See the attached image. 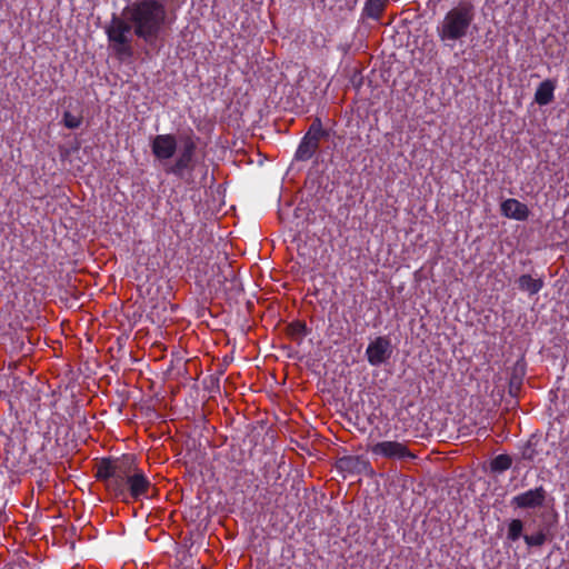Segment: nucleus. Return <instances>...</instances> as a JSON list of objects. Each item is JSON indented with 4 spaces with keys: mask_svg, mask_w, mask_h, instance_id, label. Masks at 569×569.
Listing matches in <instances>:
<instances>
[{
    "mask_svg": "<svg viewBox=\"0 0 569 569\" xmlns=\"http://www.w3.org/2000/svg\"><path fill=\"white\" fill-rule=\"evenodd\" d=\"M547 495V490L543 486H538L513 496L510 500V505L515 509L541 508L546 502Z\"/></svg>",
    "mask_w": 569,
    "mask_h": 569,
    "instance_id": "nucleus-8",
    "label": "nucleus"
},
{
    "mask_svg": "<svg viewBox=\"0 0 569 569\" xmlns=\"http://www.w3.org/2000/svg\"><path fill=\"white\" fill-rule=\"evenodd\" d=\"M62 123L68 129H78L82 123V117L76 116L70 111H64L62 116Z\"/></svg>",
    "mask_w": 569,
    "mask_h": 569,
    "instance_id": "nucleus-23",
    "label": "nucleus"
},
{
    "mask_svg": "<svg viewBox=\"0 0 569 569\" xmlns=\"http://www.w3.org/2000/svg\"><path fill=\"white\" fill-rule=\"evenodd\" d=\"M519 290L527 292L530 296L537 295L543 288V280L541 278H532L530 274H521L518 280Z\"/></svg>",
    "mask_w": 569,
    "mask_h": 569,
    "instance_id": "nucleus-16",
    "label": "nucleus"
},
{
    "mask_svg": "<svg viewBox=\"0 0 569 569\" xmlns=\"http://www.w3.org/2000/svg\"><path fill=\"white\" fill-rule=\"evenodd\" d=\"M555 89H556V84H555L553 81H551L549 79L542 81L538 86V88H537V90L535 92V101L539 106H547V104H549L555 99Z\"/></svg>",
    "mask_w": 569,
    "mask_h": 569,
    "instance_id": "nucleus-14",
    "label": "nucleus"
},
{
    "mask_svg": "<svg viewBox=\"0 0 569 569\" xmlns=\"http://www.w3.org/2000/svg\"><path fill=\"white\" fill-rule=\"evenodd\" d=\"M500 211L502 216L517 221L527 220L530 213L527 204L515 198H509L502 201L500 204Z\"/></svg>",
    "mask_w": 569,
    "mask_h": 569,
    "instance_id": "nucleus-12",
    "label": "nucleus"
},
{
    "mask_svg": "<svg viewBox=\"0 0 569 569\" xmlns=\"http://www.w3.org/2000/svg\"><path fill=\"white\" fill-rule=\"evenodd\" d=\"M121 18L138 39L152 44L163 29L167 10L159 0H136L123 9Z\"/></svg>",
    "mask_w": 569,
    "mask_h": 569,
    "instance_id": "nucleus-1",
    "label": "nucleus"
},
{
    "mask_svg": "<svg viewBox=\"0 0 569 569\" xmlns=\"http://www.w3.org/2000/svg\"><path fill=\"white\" fill-rule=\"evenodd\" d=\"M308 327L305 321L296 320L288 326V335L292 338H301L308 333Z\"/></svg>",
    "mask_w": 569,
    "mask_h": 569,
    "instance_id": "nucleus-22",
    "label": "nucleus"
},
{
    "mask_svg": "<svg viewBox=\"0 0 569 569\" xmlns=\"http://www.w3.org/2000/svg\"><path fill=\"white\" fill-rule=\"evenodd\" d=\"M129 460V455H123L120 458H103L97 465L96 478L103 481L108 491L113 495V481L119 482L120 476L126 471V465Z\"/></svg>",
    "mask_w": 569,
    "mask_h": 569,
    "instance_id": "nucleus-6",
    "label": "nucleus"
},
{
    "mask_svg": "<svg viewBox=\"0 0 569 569\" xmlns=\"http://www.w3.org/2000/svg\"><path fill=\"white\" fill-rule=\"evenodd\" d=\"M512 465V458L507 453L496 456L490 462L491 472L501 473L508 470Z\"/></svg>",
    "mask_w": 569,
    "mask_h": 569,
    "instance_id": "nucleus-19",
    "label": "nucleus"
},
{
    "mask_svg": "<svg viewBox=\"0 0 569 569\" xmlns=\"http://www.w3.org/2000/svg\"><path fill=\"white\" fill-rule=\"evenodd\" d=\"M112 487L113 496L123 502H128L129 498L134 501L149 498L152 483L143 470L138 467L136 457L129 455L126 471L120 476L119 482L113 481Z\"/></svg>",
    "mask_w": 569,
    "mask_h": 569,
    "instance_id": "nucleus-3",
    "label": "nucleus"
},
{
    "mask_svg": "<svg viewBox=\"0 0 569 569\" xmlns=\"http://www.w3.org/2000/svg\"><path fill=\"white\" fill-rule=\"evenodd\" d=\"M196 150L194 139L192 137L184 138L178 157L173 163L164 168V172L179 179H184L187 174H191L197 164Z\"/></svg>",
    "mask_w": 569,
    "mask_h": 569,
    "instance_id": "nucleus-5",
    "label": "nucleus"
},
{
    "mask_svg": "<svg viewBox=\"0 0 569 569\" xmlns=\"http://www.w3.org/2000/svg\"><path fill=\"white\" fill-rule=\"evenodd\" d=\"M525 528V523L521 519H511L508 523L507 529V539L511 542H516L521 537L523 538L525 535H522Z\"/></svg>",
    "mask_w": 569,
    "mask_h": 569,
    "instance_id": "nucleus-20",
    "label": "nucleus"
},
{
    "mask_svg": "<svg viewBox=\"0 0 569 569\" xmlns=\"http://www.w3.org/2000/svg\"><path fill=\"white\" fill-rule=\"evenodd\" d=\"M177 139L171 133L157 134L151 141V151L156 159H171L177 151Z\"/></svg>",
    "mask_w": 569,
    "mask_h": 569,
    "instance_id": "nucleus-10",
    "label": "nucleus"
},
{
    "mask_svg": "<svg viewBox=\"0 0 569 569\" xmlns=\"http://www.w3.org/2000/svg\"><path fill=\"white\" fill-rule=\"evenodd\" d=\"M305 136L320 144L321 139H327L329 137V131L323 128L321 119L317 117L311 122Z\"/></svg>",
    "mask_w": 569,
    "mask_h": 569,
    "instance_id": "nucleus-18",
    "label": "nucleus"
},
{
    "mask_svg": "<svg viewBox=\"0 0 569 569\" xmlns=\"http://www.w3.org/2000/svg\"><path fill=\"white\" fill-rule=\"evenodd\" d=\"M523 540L529 548L541 547L547 541V531L545 528H539L533 535H525Z\"/></svg>",
    "mask_w": 569,
    "mask_h": 569,
    "instance_id": "nucleus-21",
    "label": "nucleus"
},
{
    "mask_svg": "<svg viewBox=\"0 0 569 569\" xmlns=\"http://www.w3.org/2000/svg\"><path fill=\"white\" fill-rule=\"evenodd\" d=\"M476 19V7L471 1H460L450 8L438 22L436 33L439 41L448 48H453L470 34Z\"/></svg>",
    "mask_w": 569,
    "mask_h": 569,
    "instance_id": "nucleus-2",
    "label": "nucleus"
},
{
    "mask_svg": "<svg viewBox=\"0 0 569 569\" xmlns=\"http://www.w3.org/2000/svg\"><path fill=\"white\" fill-rule=\"evenodd\" d=\"M386 3L387 0H366L361 12L362 18L379 20L386 8Z\"/></svg>",
    "mask_w": 569,
    "mask_h": 569,
    "instance_id": "nucleus-17",
    "label": "nucleus"
},
{
    "mask_svg": "<svg viewBox=\"0 0 569 569\" xmlns=\"http://www.w3.org/2000/svg\"><path fill=\"white\" fill-rule=\"evenodd\" d=\"M526 371L527 366L522 358L517 360L512 366L508 386V392L511 397H518L526 377Z\"/></svg>",
    "mask_w": 569,
    "mask_h": 569,
    "instance_id": "nucleus-13",
    "label": "nucleus"
},
{
    "mask_svg": "<svg viewBox=\"0 0 569 569\" xmlns=\"http://www.w3.org/2000/svg\"><path fill=\"white\" fill-rule=\"evenodd\" d=\"M104 31L111 49L118 59L123 60L133 57L130 37L132 31L121 17L113 13Z\"/></svg>",
    "mask_w": 569,
    "mask_h": 569,
    "instance_id": "nucleus-4",
    "label": "nucleus"
},
{
    "mask_svg": "<svg viewBox=\"0 0 569 569\" xmlns=\"http://www.w3.org/2000/svg\"><path fill=\"white\" fill-rule=\"evenodd\" d=\"M337 468L350 475L372 472L369 460L363 456H343L337 460Z\"/></svg>",
    "mask_w": 569,
    "mask_h": 569,
    "instance_id": "nucleus-11",
    "label": "nucleus"
},
{
    "mask_svg": "<svg viewBox=\"0 0 569 569\" xmlns=\"http://www.w3.org/2000/svg\"><path fill=\"white\" fill-rule=\"evenodd\" d=\"M373 458H383L388 460H415V455L405 442L397 440L378 441L368 447Z\"/></svg>",
    "mask_w": 569,
    "mask_h": 569,
    "instance_id": "nucleus-7",
    "label": "nucleus"
},
{
    "mask_svg": "<svg viewBox=\"0 0 569 569\" xmlns=\"http://www.w3.org/2000/svg\"><path fill=\"white\" fill-rule=\"evenodd\" d=\"M391 353V342L387 337H377L366 349V358L372 367H379L385 363Z\"/></svg>",
    "mask_w": 569,
    "mask_h": 569,
    "instance_id": "nucleus-9",
    "label": "nucleus"
},
{
    "mask_svg": "<svg viewBox=\"0 0 569 569\" xmlns=\"http://www.w3.org/2000/svg\"><path fill=\"white\" fill-rule=\"evenodd\" d=\"M537 456V450L533 448V446L528 442L525 448L521 451V457L525 460L533 461Z\"/></svg>",
    "mask_w": 569,
    "mask_h": 569,
    "instance_id": "nucleus-24",
    "label": "nucleus"
},
{
    "mask_svg": "<svg viewBox=\"0 0 569 569\" xmlns=\"http://www.w3.org/2000/svg\"><path fill=\"white\" fill-rule=\"evenodd\" d=\"M318 149H319L318 142L303 136L297 150H296L295 159L298 161H308L316 154Z\"/></svg>",
    "mask_w": 569,
    "mask_h": 569,
    "instance_id": "nucleus-15",
    "label": "nucleus"
}]
</instances>
